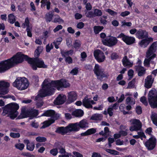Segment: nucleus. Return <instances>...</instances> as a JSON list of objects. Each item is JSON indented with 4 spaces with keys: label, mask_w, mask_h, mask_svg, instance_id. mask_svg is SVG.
<instances>
[{
    "label": "nucleus",
    "mask_w": 157,
    "mask_h": 157,
    "mask_svg": "<svg viewBox=\"0 0 157 157\" xmlns=\"http://www.w3.org/2000/svg\"><path fill=\"white\" fill-rule=\"evenodd\" d=\"M24 59L28 61L34 70H36L37 67L45 68L47 67V66L44 64L41 59L29 58L27 56L19 52L10 59L0 63V73L5 72L16 64L21 63Z\"/></svg>",
    "instance_id": "1"
},
{
    "label": "nucleus",
    "mask_w": 157,
    "mask_h": 157,
    "mask_svg": "<svg viewBox=\"0 0 157 157\" xmlns=\"http://www.w3.org/2000/svg\"><path fill=\"white\" fill-rule=\"evenodd\" d=\"M70 83L66 80L51 81L49 79H45L43 82L42 89L35 98L36 100H40V98L52 95L54 92V88L58 90L61 88H67L70 86Z\"/></svg>",
    "instance_id": "2"
},
{
    "label": "nucleus",
    "mask_w": 157,
    "mask_h": 157,
    "mask_svg": "<svg viewBox=\"0 0 157 157\" xmlns=\"http://www.w3.org/2000/svg\"><path fill=\"white\" fill-rule=\"evenodd\" d=\"M19 108V105L16 103H11L5 106L3 110L2 114L5 116L7 114L12 119H14L18 115L17 110Z\"/></svg>",
    "instance_id": "3"
},
{
    "label": "nucleus",
    "mask_w": 157,
    "mask_h": 157,
    "mask_svg": "<svg viewBox=\"0 0 157 157\" xmlns=\"http://www.w3.org/2000/svg\"><path fill=\"white\" fill-rule=\"evenodd\" d=\"M42 116L51 117L50 119L44 122V124L42 126L41 128H44L48 127L53 123L55 120L59 117L60 115L59 113H56L53 110H49L44 112L42 114Z\"/></svg>",
    "instance_id": "4"
},
{
    "label": "nucleus",
    "mask_w": 157,
    "mask_h": 157,
    "mask_svg": "<svg viewBox=\"0 0 157 157\" xmlns=\"http://www.w3.org/2000/svg\"><path fill=\"white\" fill-rule=\"evenodd\" d=\"M13 86L20 90L26 89L29 86L27 79L25 78H17L13 83Z\"/></svg>",
    "instance_id": "5"
},
{
    "label": "nucleus",
    "mask_w": 157,
    "mask_h": 157,
    "mask_svg": "<svg viewBox=\"0 0 157 157\" xmlns=\"http://www.w3.org/2000/svg\"><path fill=\"white\" fill-rule=\"evenodd\" d=\"M148 100L150 105L152 108H157V92L155 89H152L149 92Z\"/></svg>",
    "instance_id": "6"
},
{
    "label": "nucleus",
    "mask_w": 157,
    "mask_h": 157,
    "mask_svg": "<svg viewBox=\"0 0 157 157\" xmlns=\"http://www.w3.org/2000/svg\"><path fill=\"white\" fill-rule=\"evenodd\" d=\"M10 83L4 80L0 81V98H8L7 96H5L9 92V88L10 87Z\"/></svg>",
    "instance_id": "7"
},
{
    "label": "nucleus",
    "mask_w": 157,
    "mask_h": 157,
    "mask_svg": "<svg viewBox=\"0 0 157 157\" xmlns=\"http://www.w3.org/2000/svg\"><path fill=\"white\" fill-rule=\"evenodd\" d=\"M94 71L97 78L100 80H101L104 77H107L109 76L107 74L105 73L104 69L98 64H95Z\"/></svg>",
    "instance_id": "8"
},
{
    "label": "nucleus",
    "mask_w": 157,
    "mask_h": 157,
    "mask_svg": "<svg viewBox=\"0 0 157 157\" xmlns=\"http://www.w3.org/2000/svg\"><path fill=\"white\" fill-rule=\"evenodd\" d=\"M73 129V132H77L80 130V128H87L88 127V123L87 120H82L78 123L71 124Z\"/></svg>",
    "instance_id": "9"
},
{
    "label": "nucleus",
    "mask_w": 157,
    "mask_h": 157,
    "mask_svg": "<svg viewBox=\"0 0 157 157\" xmlns=\"http://www.w3.org/2000/svg\"><path fill=\"white\" fill-rule=\"evenodd\" d=\"M118 40L117 38L113 36H108L105 39L102 40L103 44L108 46L111 47L117 44Z\"/></svg>",
    "instance_id": "10"
},
{
    "label": "nucleus",
    "mask_w": 157,
    "mask_h": 157,
    "mask_svg": "<svg viewBox=\"0 0 157 157\" xmlns=\"http://www.w3.org/2000/svg\"><path fill=\"white\" fill-rule=\"evenodd\" d=\"M121 38L127 45H131L135 43V39L134 37L126 35L123 33H121L117 37Z\"/></svg>",
    "instance_id": "11"
},
{
    "label": "nucleus",
    "mask_w": 157,
    "mask_h": 157,
    "mask_svg": "<svg viewBox=\"0 0 157 157\" xmlns=\"http://www.w3.org/2000/svg\"><path fill=\"white\" fill-rule=\"evenodd\" d=\"M157 43L156 42L153 43L146 53V57L147 58L153 59L156 56V54L154 53L156 50Z\"/></svg>",
    "instance_id": "12"
},
{
    "label": "nucleus",
    "mask_w": 157,
    "mask_h": 157,
    "mask_svg": "<svg viewBox=\"0 0 157 157\" xmlns=\"http://www.w3.org/2000/svg\"><path fill=\"white\" fill-rule=\"evenodd\" d=\"M73 131V129L71 124H69L66 127H59L57 128L56 130V132L64 135L68 132Z\"/></svg>",
    "instance_id": "13"
},
{
    "label": "nucleus",
    "mask_w": 157,
    "mask_h": 157,
    "mask_svg": "<svg viewBox=\"0 0 157 157\" xmlns=\"http://www.w3.org/2000/svg\"><path fill=\"white\" fill-rule=\"evenodd\" d=\"M156 139L154 136H152L144 144L149 150H153L155 147Z\"/></svg>",
    "instance_id": "14"
},
{
    "label": "nucleus",
    "mask_w": 157,
    "mask_h": 157,
    "mask_svg": "<svg viewBox=\"0 0 157 157\" xmlns=\"http://www.w3.org/2000/svg\"><path fill=\"white\" fill-rule=\"evenodd\" d=\"M94 55L95 59L99 63L104 62L105 59V57L104 53L100 50L97 49L95 50Z\"/></svg>",
    "instance_id": "15"
},
{
    "label": "nucleus",
    "mask_w": 157,
    "mask_h": 157,
    "mask_svg": "<svg viewBox=\"0 0 157 157\" xmlns=\"http://www.w3.org/2000/svg\"><path fill=\"white\" fill-rule=\"evenodd\" d=\"M133 125L130 127L129 129L131 131H137L140 129L141 127V123L139 120L132 119L130 121Z\"/></svg>",
    "instance_id": "16"
},
{
    "label": "nucleus",
    "mask_w": 157,
    "mask_h": 157,
    "mask_svg": "<svg viewBox=\"0 0 157 157\" xmlns=\"http://www.w3.org/2000/svg\"><path fill=\"white\" fill-rule=\"evenodd\" d=\"M96 103L91 98L86 97L82 100V105L87 108H92V105L96 104Z\"/></svg>",
    "instance_id": "17"
},
{
    "label": "nucleus",
    "mask_w": 157,
    "mask_h": 157,
    "mask_svg": "<svg viewBox=\"0 0 157 157\" xmlns=\"http://www.w3.org/2000/svg\"><path fill=\"white\" fill-rule=\"evenodd\" d=\"M141 62L140 59L138 60L136 63V65L135 66V68L136 71L137 72L139 76H142L145 73V70L144 68L140 65Z\"/></svg>",
    "instance_id": "18"
},
{
    "label": "nucleus",
    "mask_w": 157,
    "mask_h": 157,
    "mask_svg": "<svg viewBox=\"0 0 157 157\" xmlns=\"http://www.w3.org/2000/svg\"><path fill=\"white\" fill-rule=\"evenodd\" d=\"M67 102L70 104L75 101L77 98V95L75 91H71L67 93Z\"/></svg>",
    "instance_id": "19"
},
{
    "label": "nucleus",
    "mask_w": 157,
    "mask_h": 157,
    "mask_svg": "<svg viewBox=\"0 0 157 157\" xmlns=\"http://www.w3.org/2000/svg\"><path fill=\"white\" fill-rule=\"evenodd\" d=\"M66 95L63 94H60L56 98L54 103L57 105L62 104L66 101Z\"/></svg>",
    "instance_id": "20"
},
{
    "label": "nucleus",
    "mask_w": 157,
    "mask_h": 157,
    "mask_svg": "<svg viewBox=\"0 0 157 157\" xmlns=\"http://www.w3.org/2000/svg\"><path fill=\"white\" fill-rule=\"evenodd\" d=\"M154 80V78L151 75L148 76L145 79V87L149 89L151 87Z\"/></svg>",
    "instance_id": "21"
},
{
    "label": "nucleus",
    "mask_w": 157,
    "mask_h": 157,
    "mask_svg": "<svg viewBox=\"0 0 157 157\" xmlns=\"http://www.w3.org/2000/svg\"><path fill=\"white\" fill-rule=\"evenodd\" d=\"M148 33L144 30H139L136 34V36L139 39H142L148 37Z\"/></svg>",
    "instance_id": "22"
},
{
    "label": "nucleus",
    "mask_w": 157,
    "mask_h": 157,
    "mask_svg": "<svg viewBox=\"0 0 157 157\" xmlns=\"http://www.w3.org/2000/svg\"><path fill=\"white\" fill-rule=\"evenodd\" d=\"M153 40V38L151 37L143 39L139 42V44L141 47L145 48L147 46L150 41H152Z\"/></svg>",
    "instance_id": "23"
},
{
    "label": "nucleus",
    "mask_w": 157,
    "mask_h": 157,
    "mask_svg": "<svg viewBox=\"0 0 157 157\" xmlns=\"http://www.w3.org/2000/svg\"><path fill=\"white\" fill-rule=\"evenodd\" d=\"M24 143L26 144V148L28 150L31 151H33L35 147V144L33 143L30 142L28 140H25Z\"/></svg>",
    "instance_id": "24"
},
{
    "label": "nucleus",
    "mask_w": 157,
    "mask_h": 157,
    "mask_svg": "<svg viewBox=\"0 0 157 157\" xmlns=\"http://www.w3.org/2000/svg\"><path fill=\"white\" fill-rule=\"evenodd\" d=\"M122 62L123 65L125 67H132L133 65V62H131L129 60L126 56H124L123 58Z\"/></svg>",
    "instance_id": "25"
},
{
    "label": "nucleus",
    "mask_w": 157,
    "mask_h": 157,
    "mask_svg": "<svg viewBox=\"0 0 157 157\" xmlns=\"http://www.w3.org/2000/svg\"><path fill=\"white\" fill-rule=\"evenodd\" d=\"M118 104L116 103L113 105L110 106L108 109V113L110 116H112L113 114V110L117 109L118 107Z\"/></svg>",
    "instance_id": "26"
},
{
    "label": "nucleus",
    "mask_w": 157,
    "mask_h": 157,
    "mask_svg": "<svg viewBox=\"0 0 157 157\" xmlns=\"http://www.w3.org/2000/svg\"><path fill=\"white\" fill-rule=\"evenodd\" d=\"M30 112L29 110H25L24 109H22L20 116H19L18 117L19 119L26 118L30 117L29 113Z\"/></svg>",
    "instance_id": "27"
},
{
    "label": "nucleus",
    "mask_w": 157,
    "mask_h": 157,
    "mask_svg": "<svg viewBox=\"0 0 157 157\" xmlns=\"http://www.w3.org/2000/svg\"><path fill=\"white\" fill-rule=\"evenodd\" d=\"M84 114L83 111L81 109H77L73 111L72 114L77 117H81Z\"/></svg>",
    "instance_id": "28"
},
{
    "label": "nucleus",
    "mask_w": 157,
    "mask_h": 157,
    "mask_svg": "<svg viewBox=\"0 0 157 157\" xmlns=\"http://www.w3.org/2000/svg\"><path fill=\"white\" fill-rule=\"evenodd\" d=\"M41 7H44L46 5L47 6V9L48 10L50 8L51 2L48 0H41L40 2Z\"/></svg>",
    "instance_id": "29"
},
{
    "label": "nucleus",
    "mask_w": 157,
    "mask_h": 157,
    "mask_svg": "<svg viewBox=\"0 0 157 157\" xmlns=\"http://www.w3.org/2000/svg\"><path fill=\"white\" fill-rule=\"evenodd\" d=\"M96 132V130L94 128H91L87 130L86 132L84 133H82L81 134L82 136H87L93 134L95 133Z\"/></svg>",
    "instance_id": "30"
},
{
    "label": "nucleus",
    "mask_w": 157,
    "mask_h": 157,
    "mask_svg": "<svg viewBox=\"0 0 157 157\" xmlns=\"http://www.w3.org/2000/svg\"><path fill=\"white\" fill-rule=\"evenodd\" d=\"M62 40V38L59 37L57 38L56 40L53 42V43L54 44L55 47L56 49H58L59 48L58 45L60 44Z\"/></svg>",
    "instance_id": "31"
},
{
    "label": "nucleus",
    "mask_w": 157,
    "mask_h": 157,
    "mask_svg": "<svg viewBox=\"0 0 157 157\" xmlns=\"http://www.w3.org/2000/svg\"><path fill=\"white\" fill-rule=\"evenodd\" d=\"M56 17L54 19L53 22L54 23H58L62 24L63 23V20L58 15H55Z\"/></svg>",
    "instance_id": "32"
},
{
    "label": "nucleus",
    "mask_w": 157,
    "mask_h": 157,
    "mask_svg": "<svg viewBox=\"0 0 157 157\" xmlns=\"http://www.w3.org/2000/svg\"><path fill=\"white\" fill-rule=\"evenodd\" d=\"M73 51L72 50L67 51H61V52L62 56L64 57H66L67 56H68L70 55H71L73 54Z\"/></svg>",
    "instance_id": "33"
},
{
    "label": "nucleus",
    "mask_w": 157,
    "mask_h": 157,
    "mask_svg": "<svg viewBox=\"0 0 157 157\" xmlns=\"http://www.w3.org/2000/svg\"><path fill=\"white\" fill-rule=\"evenodd\" d=\"M8 17V21L11 24H13L16 21L15 17L13 14H9Z\"/></svg>",
    "instance_id": "34"
},
{
    "label": "nucleus",
    "mask_w": 157,
    "mask_h": 157,
    "mask_svg": "<svg viewBox=\"0 0 157 157\" xmlns=\"http://www.w3.org/2000/svg\"><path fill=\"white\" fill-rule=\"evenodd\" d=\"M126 102L127 104H130L133 105L135 104V100L133 98L130 97L127 98L126 100Z\"/></svg>",
    "instance_id": "35"
},
{
    "label": "nucleus",
    "mask_w": 157,
    "mask_h": 157,
    "mask_svg": "<svg viewBox=\"0 0 157 157\" xmlns=\"http://www.w3.org/2000/svg\"><path fill=\"white\" fill-rule=\"evenodd\" d=\"M43 50V48L41 46H38L35 52L34 55L35 57L39 56Z\"/></svg>",
    "instance_id": "36"
},
{
    "label": "nucleus",
    "mask_w": 157,
    "mask_h": 157,
    "mask_svg": "<svg viewBox=\"0 0 157 157\" xmlns=\"http://www.w3.org/2000/svg\"><path fill=\"white\" fill-rule=\"evenodd\" d=\"M30 112L29 113L30 117H36L38 115V111L36 110H29Z\"/></svg>",
    "instance_id": "37"
},
{
    "label": "nucleus",
    "mask_w": 157,
    "mask_h": 157,
    "mask_svg": "<svg viewBox=\"0 0 157 157\" xmlns=\"http://www.w3.org/2000/svg\"><path fill=\"white\" fill-rule=\"evenodd\" d=\"M151 119L153 123L157 126V114L153 113L151 116Z\"/></svg>",
    "instance_id": "38"
},
{
    "label": "nucleus",
    "mask_w": 157,
    "mask_h": 157,
    "mask_svg": "<svg viewBox=\"0 0 157 157\" xmlns=\"http://www.w3.org/2000/svg\"><path fill=\"white\" fill-rule=\"evenodd\" d=\"M29 23V19L28 17H26L25 20V22L22 24V27L23 28H25L26 27H27V28H30Z\"/></svg>",
    "instance_id": "39"
},
{
    "label": "nucleus",
    "mask_w": 157,
    "mask_h": 157,
    "mask_svg": "<svg viewBox=\"0 0 157 157\" xmlns=\"http://www.w3.org/2000/svg\"><path fill=\"white\" fill-rule=\"evenodd\" d=\"M53 14L52 12H49L46 15V20L47 21L50 22L52 19Z\"/></svg>",
    "instance_id": "40"
},
{
    "label": "nucleus",
    "mask_w": 157,
    "mask_h": 157,
    "mask_svg": "<svg viewBox=\"0 0 157 157\" xmlns=\"http://www.w3.org/2000/svg\"><path fill=\"white\" fill-rule=\"evenodd\" d=\"M103 27L100 26H95L94 28V32L96 34L99 33L103 29Z\"/></svg>",
    "instance_id": "41"
},
{
    "label": "nucleus",
    "mask_w": 157,
    "mask_h": 157,
    "mask_svg": "<svg viewBox=\"0 0 157 157\" xmlns=\"http://www.w3.org/2000/svg\"><path fill=\"white\" fill-rule=\"evenodd\" d=\"M15 147L20 151H22L24 149L25 145L23 144L18 143L15 144Z\"/></svg>",
    "instance_id": "42"
},
{
    "label": "nucleus",
    "mask_w": 157,
    "mask_h": 157,
    "mask_svg": "<svg viewBox=\"0 0 157 157\" xmlns=\"http://www.w3.org/2000/svg\"><path fill=\"white\" fill-rule=\"evenodd\" d=\"M101 115L98 114H95L93 115L91 117V119L95 120L101 119Z\"/></svg>",
    "instance_id": "43"
},
{
    "label": "nucleus",
    "mask_w": 157,
    "mask_h": 157,
    "mask_svg": "<svg viewBox=\"0 0 157 157\" xmlns=\"http://www.w3.org/2000/svg\"><path fill=\"white\" fill-rule=\"evenodd\" d=\"M94 17L95 16H100L102 14L101 11L98 9H95L94 10Z\"/></svg>",
    "instance_id": "44"
},
{
    "label": "nucleus",
    "mask_w": 157,
    "mask_h": 157,
    "mask_svg": "<svg viewBox=\"0 0 157 157\" xmlns=\"http://www.w3.org/2000/svg\"><path fill=\"white\" fill-rule=\"evenodd\" d=\"M106 151L107 152L113 155H118L119 152L114 150L107 149H106Z\"/></svg>",
    "instance_id": "45"
},
{
    "label": "nucleus",
    "mask_w": 157,
    "mask_h": 157,
    "mask_svg": "<svg viewBox=\"0 0 157 157\" xmlns=\"http://www.w3.org/2000/svg\"><path fill=\"white\" fill-rule=\"evenodd\" d=\"M81 45L80 41L78 40H76L74 43L73 46L76 49H78L80 47Z\"/></svg>",
    "instance_id": "46"
},
{
    "label": "nucleus",
    "mask_w": 157,
    "mask_h": 157,
    "mask_svg": "<svg viewBox=\"0 0 157 157\" xmlns=\"http://www.w3.org/2000/svg\"><path fill=\"white\" fill-rule=\"evenodd\" d=\"M36 140L39 142H45L46 140V138L44 137L38 136L36 138Z\"/></svg>",
    "instance_id": "47"
},
{
    "label": "nucleus",
    "mask_w": 157,
    "mask_h": 157,
    "mask_svg": "<svg viewBox=\"0 0 157 157\" xmlns=\"http://www.w3.org/2000/svg\"><path fill=\"white\" fill-rule=\"evenodd\" d=\"M85 14L86 17H88L91 18L94 17V11H90L86 12Z\"/></svg>",
    "instance_id": "48"
},
{
    "label": "nucleus",
    "mask_w": 157,
    "mask_h": 157,
    "mask_svg": "<svg viewBox=\"0 0 157 157\" xmlns=\"http://www.w3.org/2000/svg\"><path fill=\"white\" fill-rule=\"evenodd\" d=\"M105 11L108 13L110 15L112 16H114L116 15L117 14V13L109 9H106Z\"/></svg>",
    "instance_id": "49"
},
{
    "label": "nucleus",
    "mask_w": 157,
    "mask_h": 157,
    "mask_svg": "<svg viewBox=\"0 0 157 157\" xmlns=\"http://www.w3.org/2000/svg\"><path fill=\"white\" fill-rule=\"evenodd\" d=\"M110 57L111 59L112 60L116 59L118 58L119 56L116 53L113 52L111 54Z\"/></svg>",
    "instance_id": "50"
},
{
    "label": "nucleus",
    "mask_w": 157,
    "mask_h": 157,
    "mask_svg": "<svg viewBox=\"0 0 157 157\" xmlns=\"http://www.w3.org/2000/svg\"><path fill=\"white\" fill-rule=\"evenodd\" d=\"M152 59H150L149 58H147V59H145L144 62V65L146 67H149V66L150 61Z\"/></svg>",
    "instance_id": "51"
},
{
    "label": "nucleus",
    "mask_w": 157,
    "mask_h": 157,
    "mask_svg": "<svg viewBox=\"0 0 157 157\" xmlns=\"http://www.w3.org/2000/svg\"><path fill=\"white\" fill-rule=\"evenodd\" d=\"M10 135L11 137L13 138H17L20 136V134L19 133L11 132Z\"/></svg>",
    "instance_id": "52"
},
{
    "label": "nucleus",
    "mask_w": 157,
    "mask_h": 157,
    "mask_svg": "<svg viewBox=\"0 0 157 157\" xmlns=\"http://www.w3.org/2000/svg\"><path fill=\"white\" fill-rule=\"evenodd\" d=\"M53 46L52 44L50 45L49 44H48L46 46V51L48 52H50L51 49L53 48Z\"/></svg>",
    "instance_id": "53"
},
{
    "label": "nucleus",
    "mask_w": 157,
    "mask_h": 157,
    "mask_svg": "<svg viewBox=\"0 0 157 157\" xmlns=\"http://www.w3.org/2000/svg\"><path fill=\"white\" fill-rule=\"evenodd\" d=\"M50 153L52 155L55 156L58 153V149L57 148L53 149L50 151Z\"/></svg>",
    "instance_id": "54"
},
{
    "label": "nucleus",
    "mask_w": 157,
    "mask_h": 157,
    "mask_svg": "<svg viewBox=\"0 0 157 157\" xmlns=\"http://www.w3.org/2000/svg\"><path fill=\"white\" fill-rule=\"evenodd\" d=\"M78 72V68H75L72 69L70 73L73 75H75L77 74Z\"/></svg>",
    "instance_id": "55"
},
{
    "label": "nucleus",
    "mask_w": 157,
    "mask_h": 157,
    "mask_svg": "<svg viewBox=\"0 0 157 157\" xmlns=\"http://www.w3.org/2000/svg\"><path fill=\"white\" fill-rule=\"evenodd\" d=\"M73 154L76 157H83V155L82 154L77 151H73Z\"/></svg>",
    "instance_id": "56"
},
{
    "label": "nucleus",
    "mask_w": 157,
    "mask_h": 157,
    "mask_svg": "<svg viewBox=\"0 0 157 157\" xmlns=\"http://www.w3.org/2000/svg\"><path fill=\"white\" fill-rule=\"evenodd\" d=\"M136 111L138 114H141L142 112L141 108L140 106H137L136 108Z\"/></svg>",
    "instance_id": "57"
},
{
    "label": "nucleus",
    "mask_w": 157,
    "mask_h": 157,
    "mask_svg": "<svg viewBox=\"0 0 157 157\" xmlns=\"http://www.w3.org/2000/svg\"><path fill=\"white\" fill-rule=\"evenodd\" d=\"M84 26V24L82 22H79L78 23L77 25V27L79 29L82 28Z\"/></svg>",
    "instance_id": "58"
},
{
    "label": "nucleus",
    "mask_w": 157,
    "mask_h": 157,
    "mask_svg": "<svg viewBox=\"0 0 157 157\" xmlns=\"http://www.w3.org/2000/svg\"><path fill=\"white\" fill-rule=\"evenodd\" d=\"M63 28V26L61 25H57L56 28H55L53 31L54 33H56V32L58 31L59 30L62 29Z\"/></svg>",
    "instance_id": "59"
},
{
    "label": "nucleus",
    "mask_w": 157,
    "mask_h": 157,
    "mask_svg": "<svg viewBox=\"0 0 157 157\" xmlns=\"http://www.w3.org/2000/svg\"><path fill=\"white\" fill-rule=\"evenodd\" d=\"M130 13L129 11H125L124 12H123L121 13V16L122 17H124L125 16H127L129 15Z\"/></svg>",
    "instance_id": "60"
},
{
    "label": "nucleus",
    "mask_w": 157,
    "mask_h": 157,
    "mask_svg": "<svg viewBox=\"0 0 157 157\" xmlns=\"http://www.w3.org/2000/svg\"><path fill=\"white\" fill-rule=\"evenodd\" d=\"M71 153L66 152L65 154L59 155V157H70L71 156Z\"/></svg>",
    "instance_id": "61"
},
{
    "label": "nucleus",
    "mask_w": 157,
    "mask_h": 157,
    "mask_svg": "<svg viewBox=\"0 0 157 157\" xmlns=\"http://www.w3.org/2000/svg\"><path fill=\"white\" fill-rule=\"evenodd\" d=\"M59 150V152L60 153L61 155L65 154L66 152L65 149L62 147H60L58 148Z\"/></svg>",
    "instance_id": "62"
},
{
    "label": "nucleus",
    "mask_w": 157,
    "mask_h": 157,
    "mask_svg": "<svg viewBox=\"0 0 157 157\" xmlns=\"http://www.w3.org/2000/svg\"><path fill=\"white\" fill-rule=\"evenodd\" d=\"M140 101L144 105H147V102L146 101V98L145 97H142L140 98Z\"/></svg>",
    "instance_id": "63"
},
{
    "label": "nucleus",
    "mask_w": 157,
    "mask_h": 157,
    "mask_svg": "<svg viewBox=\"0 0 157 157\" xmlns=\"http://www.w3.org/2000/svg\"><path fill=\"white\" fill-rule=\"evenodd\" d=\"M65 61L68 63H71L72 62V59L71 57L68 56L66 58Z\"/></svg>",
    "instance_id": "64"
}]
</instances>
